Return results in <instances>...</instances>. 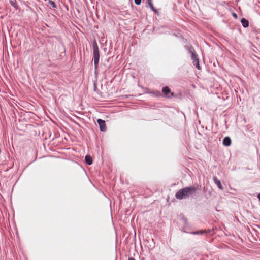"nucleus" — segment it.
I'll list each match as a JSON object with an SVG mask.
<instances>
[{"label": "nucleus", "instance_id": "f257e3e1", "mask_svg": "<svg viewBox=\"0 0 260 260\" xmlns=\"http://www.w3.org/2000/svg\"><path fill=\"white\" fill-rule=\"evenodd\" d=\"M198 188L194 186H190L179 189L175 194L178 200L185 199L196 194Z\"/></svg>", "mask_w": 260, "mask_h": 260}, {"label": "nucleus", "instance_id": "f03ea898", "mask_svg": "<svg viewBox=\"0 0 260 260\" xmlns=\"http://www.w3.org/2000/svg\"><path fill=\"white\" fill-rule=\"evenodd\" d=\"M100 59L99 49L96 42L95 41L93 43V60L95 69H97L99 66Z\"/></svg>", "mask_w": 260, "mask_h": 260}, {"label": "nucleus", "instance_id": "7ed1b4c3", "mask_svg": "<svg viewBox=\"0 0 260 260\" xmlns=\"http://www.w3.org/2000/svg\"><path fill=\"white\" fill-rule=\"evenodd\" d=\"M188 51L191 54V59L192 60V63L198 69L200 70L201 67L199 64V60L198 57V55L196 53L194 50L193 49L192 47H186Z\"/></svg>", "mask_w": 260, "mask_h": 260}, {"label": "nucleus", "instance_id": "20e7f679", "mask_svg": "<svg viewBox=\"0 0 260 260\" xmlns=\"http://www.w3.org/2000/svg\"><path fill=\"white\" fill-rule=\"evenodd\" d=\"M162 92L164 94V96L166 98H170L172 96H174V93L171 92L168 86L164 87L162 89Z\"/></svg>", "mask_w": 260, "mask_h": 260}, {"label": "nucleus", "instance_id": "39448f33", "mask_svg": "<svg viewBox=\"0 0 260 260\" xmlns=\"http://www.w3.org/2000/svg\"><path fill=\"white\" fill-rule=\"evenodd\" d=\"M97 122L98 124L99 125L100 129L101 131L105 132L107 129V127L105 124V122L104 120L98 119L97 120Z\"/></svg>", "mask_w": 260, "mask_h": 260}, {"label": "nucleus", "instance_id": "423d86ee", "mask_svg": "<svg viewBox=\"0 0 260 260\" xmlns=\"http://www.w3.org/2000/svg\"><path fill=\"white\" fill-rule=\"evenodd\" d=\"M213 180L214 183L217 185V186H218L219 189H220V190L223 189V187L220 181L219 180H218V178L216 176L213 177Z\"/></svg>", "mask_w": 260, "mask_h": 260}, {"label": "nucleus", "instance_id": "0eeeda50", "mask_svg": "<svg viewBox=\"0 0 260 260\" xmlns=\"http://www.w3.org/2000/svg\"><path fill=\"white\" fill-rule=\"evenodd\" d=\"M147 3L151 9L152 11H153L155 14L159 15V12L157 10H156L153 6V5L152 4V0H147Z\"/></svg>", "mask_w": 260, "mask_h": 260}, {"label": "nucleus", "instance_id": "6e6552de", "mask_svg": "<svg viewBox=\"0 0 260 260\" xmlns=\"http://www.w3.org/2000/svg\"><path fill=\"white\" fill-rule=\"evenodd\" d=\"M222 143L225 146H230L231 144V139L229 137H225L223 139Z\"/></svg>", "mask_w": 260, "mask_h": 260}, {"label": "nucleus", "instance_id": "1a4fd4ad", "mask_svg": "<svg viewBox=\"0 0 260 260\" xmlns=\"http://www.w3.org/2000/svg\"><path fill=\"white\" fill-rule=\"evenodd\" d=\"M85 161L88 165H91L92 164V158L90 155H86L85 157Z\"/></svg>", "mask_w": 260, "mask_h": 260}, {"label": "nucleus", "instance_id": "9d476101", "mask_svg": "<svg viewBox=\"0 0 260 260\" xmlns=\"http://www.w3.org/2000/svg\"><path fill=\"white\" fill-rule=\"evenodd\" d=\"M10 5L14 7L15 9H18V5L17 3L16 0H9Z\"/></svg>", "mask_w": 260, "mask_h": 260}, {"label": "nucleus", "instance_id": "9b49d317", "mask_svg": "<svg viewBox=\"0 0 260 260\" xmlns=\"http://www.w3.org/2000/svg\"><path fill=\"white\" fill-rule=\"evenodd\" d=\"M241 22L242 24V26L245 28H246L249 26V22L245 18H242L241 20Z\"/></svg>", "mask_w": 260, "mask_h": 260}, {"label": "nucleus", "instance_id": "f8f14e48", "mask_svg": "<svg viewBox=\"0 0 260 260\" xmlns=\"http://www.w3.org/2000/svg\"><path fill=\"white\" fill-rule=\"evenodd\" d=\"M48 4L52 6V7L54 9H56L57 8V5L56 4V3L51 1V0H49L48 1Z\"/></svg>", "mask_w": 260, "mask_h": 260}, {"label": "nucleus", "instance_id": "ddd939ff", "mask_svg": "<svg viewBox=\"0 0 260 260\" xmlns=\"http://www.w3.org/2000/svg\"><path fill=\"white\" fill-rule=\"evenodd\" d=\"M206 233V231H204V230H200V231H195L194 232H193V234L194 235H198V234H203L204 233Z\"/></svg>", "mask_w": 260, "mask_h": 260}, {"label": "nucleus", "instance_id": "4468645a", "mask_svg": "<svg viewBox=\"0 0 260 260\" xmlns=\"http://www.w3.org/2000/svg\"><path fill=\"white\" fill-rule=\"evenodd\" d=\"M136 5H140L141 3V0H134Z\"/></svg>", "mask_w": 260, "mask_h": 260}, {"label": "nucleus", "instance_id": "2eb2a0df", "mask_svg": "<svg viewBox=\"0 0 260 260\" xmlns=\"http://www.w3.org/2000/svg\"><path fill=\"white\" fill-rule=\"evenodd\" d=\"M182 219L185 223H187V220L185 217H182Z\"/></svg>", "mask_w": 260, "mask_h": 260}, {"label": "nucleus", "instance_id": "dca6fc26", "mask_svg": "<svg viewBox=\"0 0 260 260\" xmlns=\"http://www.w3.org/2000/svg\"><path fill=\"white\" fill-rule=\"evenodd\" d=\"M128 260H135L134 258L132 257H129Z\"/></svg>", "mask_w": 260, "mask_h": 260}, {"label": "nucleus", "instance_id": "f3484780", "mask_svg": "<svg viewBox=\"0 0 260 260\" xmlns=\"http://www.w3.org/2000/svg\"><path fill=\"white\" fill-rule=\"evenodd\" d=\"M233 16L236 18H237V15L235 13H233Z\"/></svg>", "mask_w": 260, "mask_h": 260}]
</instances>
